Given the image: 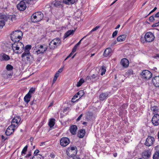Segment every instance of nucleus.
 Returning a JSON list of instances; mask_svg holds the SVG:
<instances>
[{"mask_svg":"<svg viewBox=\"0 0 159 159\" xmlns=\"http://www.w3.org/2000/svg\"><path fill=\"white\" fill-rule=\"evenodd\" d=\"M155 139L153 137L148 136L146 139L145 144L146 146H150L152 145Z\"/></svg>","mask_w":159,"mask_h":159,"instance_id":"9","label":"nucleus"},{"mask_svg":"<svg viewBox=\"0 0 159 159\" xmlns=\"http://www.w3.org/2000/svg\"><path fill=\"white\" fill-rule=\"evenodd\" d=\"M17 42H14L12 45V49L14 51L15 50H19V47H17Z\"/></svg>","mask_w":159,"mask_h":159,"instance_id":"32","label":"nucleus"},{"mask_svg":"<svg viewBox=\"0 0 159 159\" xmlns=\"http://www.w3.org/2000/svg\"><path fill=\"white\" fill-rule=\"evenodd\" d=\"M31 97L30 93H28L24 98V101L28 103L30 101V99Z\"/></svg>","mask_w":159,"mask_h":159,"instance_id":"24","label":"nucleus"},{"mask_svg":"<svg viewBox=\"0 0 159 159\" xmlns=\"http://www.w3.org/2000/svg\"><path fill=\"white\" fill-rule=\"evenodd\" d=\"M120 63L123 67H128L129 65L128 60L125 58L122 59Z\"/></svg>","mask_w":159,"mask_h":159,"instance_id":"17","label":"nucleus"},{"mask_svg":"<svg viewBox=\"0 0 159 159\" xmlns=\"http://www.w3.org/2000/svg\"><path fill=\"white\" fill-rule=\"evenodd\" d=\"M133 71L132 70L130 69L129 70H128L126 73V75H127L128 76L131 75L133 74Z\"/></svg>","mask_w":159,"mask_h":159,"instance_id":"44","label":"nucleus"},{"mask_svg":"<svg viewBox=\"0 0 159 159\" xmlns=\"http://www.w3.org/2000/svg\"><path fill=\"white\" fill-rule=\"evenodd\" d=\"M154 17L156 18L159 17V12L157 13L155 15Z\"/></svg>","mask_w":159,"mask_h":159,"instance_id":"59","label":"nucleus"},{"mask_svg":"<svg viewBox=\"0 0 159 159\" xmlns=\"http://www.w3.org/2000/svg\"><path fill=\"white\" fill-rule=\"evenodd\" d=\"M117 43V42L116 40L114 41L113 43H111V46L112 47L114 46L115 44H116Z\"/></svg>","mask_w":159,"mask_h":159,"instance_id":"53","label":"nucleus"},{"mask_svg":"<svg viewBox=\"0 0 159 159\" xmlns=\"http://www.w3.org/2000/svg\"><path fill=\"white\" fill-rule=\"evenodd\" d=\"M77 47L78 46L76 45L74 46L72 49V52L74 53L76 51Z\"/></svg>","mask_w":159,"mask_h":159,"instance_id":"48","label":"nucleus"},{"mask_svg":"<svg viewBox=\"0 0 159 159\" xmlns=\"http://www.w3.org/2000/svg\"><path fill=\"white\" fill-rule=\"evenodd\" d=\"M67 155L69 157H73L76 154H74L73 151L70 150H67Z\"/></svg>","mask_w":159,"mask_h":159,"instance_id":"28","label":"nucleus"},{"mask_svg":"<svg viewBox=\"0 0 159 159\" xmlns=\"http://www.w3.org/2000/svg\"><path fill=\"white\" fill-rule=\"evenodd\" d=\"M75 31V30H68L65 33L64 36V38H66L70 35H73Z\"/></svg>","mask_w":159,"mask_h":159,"instance_id":"25","label":"nucleus"},{"mask_svg":"<svg viewBox=\"0 0 159 159\" xmlns=\"http://www.w3.org/2000/svg\"><path fill=\"white\" fill-rule=\"evenodd\" d=\"M70 143L69 139L67 137H63L61 138L60 140L61 145L63 147H66Z\"/></svg>","mask_w":159,"mask_h":159,"instance_id":"10","label":"nucleus"},{"mask_svg":"<svg viewBox=\"0 0 159 159\" xmlns=\"http://www.w3.org/2000/svg\"><path fill=\"white\" fill-rule=\"evenodd\" d=\"M73 52H72L69 54V56H68L67 57V58H69L73 54Z\"/></svg>","mask_w":159,"mask_h":159,"instance_id":"61","label":"nucleus"},{"mask_svg":"<svg viewBox=\"0 0 159 159\" xmlns=\"http://www.w3.org/2000/svg\"><path fill=\"white\" fill-rule=\"evenodd\" d=\"M83 116V114H81L79 117H78L77 118V120H76V121H79L81 118V117L82 116Z\"/></svg>","mask_w":159,"mask_h":159,"instance_id":"56","label":"nucleus"},{"mask_svg":"<svg viewBox=\"0 0 159 159\" xmlns=\"http://www.w3.org/2000/svg\"><path fill=\"white\" fill-rule=\"evenodd\" d=\"M39 152V150H36L34 152V156H36L38 154H37V153H38Z\"/></svg>","mask_w":159,"mask_h":159,"instance_id":"52","label":"nucleus"},{"mask_svg":"<svg viewBox=\"0 0 159 159\" xmlns=\"http://www.w3.org/2000/svg\"><path fill=\"white\" fill-rule=\"evenodd\" d=\"M77 129V127L76 125H73L70 126V133L73 135H75Z\"/></svg>","mask_w":159,"mask_h":159,"instance_id":"20","label":"nucleus"},{"mask_svg":"<svg viewBox=\"0 0 159 159\" xmlns=\"http://www.w3.org/2000/svg\"><path fill=\"white\" fill-rule=\"evenodd\" d=\"M152 57L154 59H159V54H156L152 56Z\"/></svg>","mask_w":159,"mask_h":159,"instance_id":"49","label":"nucleus"},{"mask_svg":"<svg viewBox=\"0 0 159 159\" xmlns=\"http://www.w3.org/2000/svg\"><path fill=\"white\" fill-rule=\"evenodd\" d=\"M55 120L54 119H51L49 122L48 125L50 127H53L55 125Z\"/></svg>","mask_w":159,"mask_h":159,"instance_id":"31","label":"nucleus"},{"mask_svg":"<svg viewBox=\"0 0 159 159\" xmlns=\"http://www.w3.org/2000/svg\"><path fill=\"white\" fill-rule=\"evenodd\" d=\"M159 151H157L153 154V159H159Z\"/></svg>","mask_w":159,"mask_h":159,"instance_id":"34","label":"nucleus"},{"mask_svg":"<svg viewBox=\"0 0 159 159\" xmlns=\"http://www.w3.org/2000/svg\"><path fill=\"white\" fill-rule=\"evenodd\" d=\"M31 156V154H30V153H29V154H27V155H26V157H30V156Z\"/></svg>","mask_w":159,"mask_h":159,"instance_id":"63","label":"nucleus"},{"mask_svg":"<svg viewBox=\"0 0 159 159\" xmlns=\"http://www.w3.org/2000/svg\"><path fill=\"white\" fill-rule=\"evenodd\" d=\"M154 20V17L153 16H151L149 19V20L151 22H153Z\"/></svg>","mask_w":159,"mask_h":159,"instance_id":"46","label":"nucleus"},{"mask_svg":"<svg viewBox=\"0 0 159 159\" xmlns=\"http://www.w3.org/2000/svg\"><path fill=\"white\" fill-rule=\"evenodd\" d=\"M31 45H26L25 48V52L30 51V50L31 49Z\"/></svg>","mask_w":159,"mask_h":159,"instance_id":"41","label":"nucleus"},{"mask_svg":"<svg viewBox=\"0 0 159 159\" xmlns=\"http://www.w3.org/2000/svg\"><path fill=\"white\" fill-rule=\"evenodd\" d=\"M35 15H36L37 19L35 21H40L43 18V15L41 12H35Z\"/></svg>","mask_w":159,"mask_h":159,"instance_id":"14","label":"nucleus"},{"mask_svg":"<svg viewBox=\"0 0 159 159\" xmlns=\"http://www.w3.org/2000/svg\"><path fill=\"white\" fill-rule=\"evenodd\" d=\"M36 49L38 50L36 51L37 55L40 53H43L47 49V48L45 45H38L36 47Z\"/></svg>","mask_w":159,"mask_h":159,"instance_id":"3","label":"nucleus"},{"mask_svg":"<svg viewBox=\"0 0 159 159\" xmlns=\"http://www.w3.org/2000/svg\"><path fill=\"white\" fill-rule=\"evenodd\" d=\"M85 133V131L84 129H82L79 131L78 134V137L80 138H83Z\"/></svg>","mask_w":159,"mask_h":159,"instance_id":"22","label":"nucleus"},{"mask_svg":"<svg viewBox=\"0 0 159 159\" xmlns=\"http://www.w3.org/2000/svg\"><path fill=\"white\" fill-rule=\"evenodd\" d=\"M22 33L19 30H15L11 34V39L14 42L19 41L22 39Z\"/></svg>","mask_w":159,"mask_h":159,"instance_id":"1","label":"nucleus"},{"mask_svg":"<svg viewBox=\"0 0 159 159\" xmlns=\"http://www.w3.org/2000/svg\"><path fill=\"white\" fill-rule=\"evenodd\" d=\"M61 41L60 39L57 38L52 40L49 43V48L52 49H54L61 44Z\"/></svg>","mask_w":159,"mask_h":159,"instance_id":"2","label":"nucleus"},{"mask_svg":"<svg viewBox=\"0 0 159 159\" xmlns=\"http://www.w3.org/2000/svg\"><path fill=\"white\" fill-rule=\"evenodd\" d=\"M13 68V66L11 65L8 64L6 66V69L7 70H11Z\"/></svg>","mask_w":159,"mask_h":159,"instance_id":"42","label":"nucleus"},{"mask_svg":"<svg viewBox=\"0 0 159 159\" xmlns=\"http://www.w3.org/2000/svg\"><path fill=\"white\" fill-rule=\"evenodd\" d=\"M108 93H102L99 95V99L100 100L103 101L106 99L108 97Z\"/></svg>","mask_w":159,"mask_h":159,"instance_id":"16","label":"nucleus"},{"mask_svg":"<svg viewBox=\"0 0 159 159\" xmlns=\"http://www.w3.org/2000/svg\"><path fill=\"white\" fill-rule=\"evenodd\" d=\"M20 120V118L19 116H16L11 121V124L15 125L16 127H17L18 123Z\"/></svg>","mask_w":159,"mask_h":159,"instance_id":"13","label":"nucleus"},{"mask_svg":"<svg viewBox=\"0 0 159 159\" xmlns=\"http://www.w3.org/2000/svg\"><path fill=\"white\" fill-rule=\"evenodd\" d=\"M84 80L83 79H81L80 81L77 83L76 86L79 87L84 82Z\"/></svg>","mask_w":159,"mask_h":159,"instance_id":"39","label":"nucleus"},{"mask_svg":"<svg viewBox=\"0 0 159 159\" xmlns=\"http://www.w3.org/2000/svg\"><path fill=\"white\" fill-rule=\"evenodd\" d=\"M152 122L154 126H157L159 125V115L158 114H155L153 116Z\"/></svg>","mask_w":159,"mask_h":159,"instance_id":"8","label":"nucleus"},{"mask_svg":"<svg viewBox=\"0 0 159 159\" xmlns=\"http://www.w3.org/2000/svg\"><path fill=\"white\" fill-rule=\"evenodd\" d=\"M32 159H43V157L40 154H38L33 157Z\"/></svg>","mask_w":159,"mask_h":159,"instance_id":"36","label":"nucleus"},{"mask_svg":"<svg viewBox=\"0 0 159 159\" xmlns=\"http://www.w3.org/2000/svg\"><path fill=\"white\" fill-rule=\"evenodd\" d=\"M63 2L66 4H74L75 2V0H63Z\"/></svg>","mask_w":159,"mask_h":159,"instance_id":"27","label":"nucleus"},{"mask_svg":"<svg viewBox=\"0 0 159 159\" xmlns=\"http://www.w3.org/2000/svg\"><path fill=\"white\" fill-rule=\"evenodd\" d=\"M62 70H63V69L62 68H60L59 70H58V71L57 72L58 73H59V74L61 72H62Z\"/></svg>","mask_w":159,"mask_h":159,"instance_id":"60","label":"nucleus"},{"mask_svg":"<svg viewBox=\"0 0 159 159\" xmlns=\"http://www.w3.org/2000/svg\"><path fill=\"white\" fill-rule=\"evenodd\" d=\"M153 84L156 87H159V76H156L152 80Z\"/></svg>","mask_w":159,"mask_h":159,"instance_id":"15","label":"nucleus"},{"mask_svg":"<svg viewBox=\"0 0 159 159\" xmlns=\"http://www.w3.org/2000/svg\"><path fill=\"white\" fill-rule=\"evenodd\" d=\"M151 154L150 150H146L142 153V157L144 159L149 158Z\"/></svg>","mask_w":159,"mask_h":159,"instance_id":"12","label":"nucleus"},{"mask_svg":"<svg viewBox=\"0 0 159 159\" xmlns=\"http://www.w3.org/2000/svg\"><path fill=\"white\" fill-rule=\"evenodd\" d=\"M37 19L36 15H35V13H34L31 16V20L33 22H37V21H35Z\"/></svg>","mask_w":159,"mask_h":159,"instance_id":"35","label":"nucleus"},{"mask_svg":"<svg viewBox=\"0 0 159 159\" xmlns=\"http://www.w3.org/2000/svg\"><path fill=\"white\" fill-rule=\"evenodd\" d=\"M141 75L142 77L145 79H149L152 76V74L148 70H145L143 71Z\"/></svg>","mask_w":159,"mask_h":159,"instance_id":"6","label":"nucleus"},{"mask_svg":"<svg viewBox=\"0 0 159 159\" xmlns=\"http://www.w3.org/2000/svg\"><path fill=\"white\" fill-rule=\"evenodd\" d=\"M84 94V93L82 90H80L71 99V101L72 102H75L76 101H74L73 99H75L76 98L78 97V96L80 95V97H82Z\"/></svg>","mask_w":159,"mask_h":159,"instance_id":"18","label":"nucleus"},{"mask_svg":"<svg viewBox=\"0 0 159 159\" xmlns=\"http://www.w3.org/2000/svg\"><path fill=\"white\" fill-rule=\"evenodd\" d=\"M158 26H159L158 25V24H157V23H156L155 24H153L152 25V27H157Z\"/></svg>","mask_w":159,"mask_h":159,"instance_id":"58","label":"nucleus"},{"mask_svg":"<svg viewBox=\"0 0 159 159\" xmlns=\"http://www.w3.org/2000/svg\"><path fill=\"white\" fill-rule=\"evenodd\" d=\"M59 75V74L58 72H57L56 74H55L54 76V77L53 81H52V84H54L55 83L56 80H57V78L58 77V76Z\"/></svg>","mask_w":159,"mask_h":159,"instance_id":"40","label":"nucleus"},{"mask_svg":"<svg viewBox=\"0 0 159 159\" xmlns=\"http://www.w3.org/2000/svg\"><path fill=\"white\" fill-rule=\"evenodd\" d=\"M157 9V7H154V8L153 9V10H152L149 13V15H150V14H151L152 12L155 11Z\"/></svg>","mask_w":159,"mask_h":159,"instance_id":"57","label":"nucleus"},{"mask_svg":"<svg viewBox=\"0 0 159 159\" xmlns=\"http://www.w3.org/2000/svg\"><path fill=\"white\" fill-rule=\"evenodd\" d=\"M111 49L110 48H106L104 52V56L105 57H107L111 55Z\"/></svg>","mask_w":159,"mask_h":159,"instance_id":"19","label":"nucleus"},{"mask_svg":"<svg viewBox=\"0 0 159 159\" xmlns=\"http://www.w3.org/2000/svg\"><path fill=\"white\" fill-rule=\"evenodd\" d=\"M27 145H26L24 147L21 152V154L22 155H23V154H25V152L27 151Z\"/></svg>","mask_w":159,"mask_h":159,"instance_id":"43","label":"nucleus"},{"mask_svg":"<svg viewBox=\"0 0 159 159\" xmlns=\"http://www.w3.org/2000/svg\"><path fill=\"white\" fill-rule=\"evenodd\" d=\"M100 28V26H98L93 28L89 32V34H90L92 32L95 31L97 30L98 29Z\"/></svg>","mask_w":159,"mask_h":159,"instance_id":"45","label":"nucleus"},{"mask_svg":"<svg viewBox=\"0 0 159 159\" xmlns=\"http://www.w3.org/2000/svg\"><path fill=\"white\" fill-rule=\"evenodd\" d=\"M17 47H19V49L20 48L22 49V50H23L24 49V47L23 44L20 42L19 41H17ZM22 52V51H21Z\"/></svg>","mask_w":159,"mask_h":159,"instance_id":"30","label":"nucleus"},{"mask_svg":"<svg viewBox=\"0 0 159 159\" xmlns=\"http://www.w3.org/2000/svg\"><path fill=\"white\" fill-rule=\"evenodd\" d=\"M31 55L30 51L27 52H24L21 55L22 60L25 62H27L30 61V57Z\"/></svg>","mask_w":159,"mask_h":159,"instance_id":"4","label":"nucleus"},{"mask_svg":"<svg viewBox=\"0 0 159 159\" xmlns=\"http://www.w3.org/2000/svg\"><path fill=\"white\" fill-rule=\"evenodd\" d=\"M15 127L14 124H11L9 126L5 132L6 135L7 136H9L12 134L15 130Z\"/></svg>","mask_w":159,"mask_h":159,"instance_id":"7","label":"nucleus"},{"mask_svg":"<svg viewBox=\"0 0 159 159\" xmlns=\"http://www.w3.org/2000/svg\"><path fill=\"white\" fill-rule=\"evenodd\" d=\"M35 91V89L33 88H32L30 89L29 90V91L28 93H29L31 94V93H33Z\"/></svg>","mask_w":159,"mask_h":159,"instance_id":"50","label":"nucleus"},{"mask_svg":"<svg viewBox=\"0 0 159 159\" xmlns=\"http://www.w3.org/2000/svg\"><path fill=\"white\" fill-rule=\"evenodd\" d=\"M126 37V35L123 34L118 36L117 38L118 42H121L124 41Z\"/></svg>","mask_w":159,"mask_h":159,"instance_id":"23","label":"nucleus"},{"mask_svg":"<svg viewBox=\"0 0 159 159\" xmlns=\"http://www.w3.org/2000/svg\"><path fill=\"white\" fill-rule=\"evenodd\" d=\"M151 109L152 111L153 112V114H157L158 111V109L157 106H153L151 107Z\"/></svg>","mask_w":159,"mask_h":159,"instance_id":"26","label":"nucleus"},{"mask_svg":"<svg viewBox=\"0 0 159 159\" xmlns=\"http://www.w3.org/2000/svg\"><path fill=\"white\" fill-rule=\"evenodd\" d=\"M0 19L2 20L0 21V29H2L5 25V21L7 19V17L5 15L0 16Z\"/></svg>","mask_w":159,"mask_h":159,"instance_id":"11","label":"nucleus"},{"mask_svg":"<svg viewBox=\"0 0 159 159\" xmlns=\"http://www.w3.org/2000/svg\"><path fill=\"white\" fill-rule=\"evenodd\" d=\"M36 101L34 99L32 101L30 102V104L31 105H32L34 104H36Z\"/></svg>","mask_w":159,"mask_h":159,"instance_id":"51","label":"nucleus"},{"mask_svg":"<svg viewBox=\"0 0 159 159\" xmlns=\"http://www.w3.org/2000/svg\"><path fill=\"white\" fill-rule=\"evenodd\" d=\"M10 59V58L9 56L3 54L0 55V60L1 61H8Z\"/></svg>","mask_w":159,"mask_h":159,"instance_id":"21","label":"nucleus"},{"mask_svg":"<svg viewBox=\"0 0 159 159\" xmlns=\"http://www.w3.org/2000/svg\"><path fill=\"white\" fill-rule=\"evenodd\" d=\"M118 0H115L114 1L111 5H112L114 3H115Z\"/></svg>","mask_w":159,"mask_h":159,"instance_id":"64","label":"nucleus"},{"mask_svg":"<svg viewBox=\"0 0 159 159\" xmlns=\"http://www.w3.org/2000/svg\"><path fill=\"white\" fill-rule=\"evenodd\" d=\"M144 38L147 42H150L154 40L155 37L152 33L151 32H148L145 34Z\"/></svg>","mask_w":159,"mask_h":159,"instance_id":"5","label":"nucleus"},{"mask_svg":"<svg viewBox=\"0 0 159 159\" xmlns=\"http://www.w3.org/2000/svg\"><path fill=\"white\" fill-rule=\"evenodd\" d=\"M68 150H70L73 151L74 154H76L77 153V148L76 147L71 146L69 148Z\"/></svg>","mask_w":159,"mask_h":159,"instance_id":"33","label":"nucleus"},{"mask_svg":"<svg viewBox=\"0 0 159 159\" xmlns=\"http://www.w3.org/2000/svg\"><path fill=\"white\" fill-rule=\"evenodd\" d=\"M91 80H94L95 79V80H99V77L97 75H93L91 76Z\"/></svg>","mask_w":159,"mask_h":159,"instance_id":"38","label":"nucleus"},{"mask_svg":"<svg viewBox=\"0 0 159 159\" xmlns=\"http://www.w3.org/2000/svg\"><path fill=\"white\" fill-rule=\"evenodd\" d=\"M118 33V31L117 30H115L112 34V37L113 38H114L115 36H116L117 34Z\"/></svg>","mask_w":159,"mask_h":159,"instance_id":"47","label":"nucleus"},{"mask_svg":"<svg viewBox=\"0 0 159 159\" xmlns=\"http://www.w3.org/2000/svg\"><path fill=\"white\" fill-rule=\"evenodd\" d=\"M85 36L84 37V38H82L76 44H75L76 45H77V46H78L80 44L81 42L82 41V40L85 37Z\"/></svg>","mask_w":159,"mask_h":159,"instance_id":"55","label":"nucleus"},{"mask_svg":"<svg viewBox=\"0 0 159 159\" xmlns=\"http://www.w3.org/2000/svg\"><path fill=\"white\" fill-rule=\"evenodd\" d=\"M91 80V76H87L85 79L86 81L90 80Z\"/></svg>","mask_w":159,"mask_h":159,"instance_id":"54","label":"nucleus"},{"mask_svg":"<svg viewBox=\"0 0 159 159\" xmlns=\"http://www.w3.org/2000/svg\"><path fill=\"white\" fill-rule=\"evenodd\" d=\"M62 2L60 1H55L53 3V5L56 7H60L62 6Z\"/></svg>","mask_w":159,"mask_h":159,"instance_id":"29","label":"nucleus"},{"mask_svg":"<svg viewBox=\"0 0 159 159\" xmlns=\"http://www.w3.org/2000/svg\"><path fill=\"white\" fill-rule=\"evenodd\" d=\"M120 25H118L116 27V28H115V29H117L118 28H119L120 27Z\"/></svg>","mask_w":159,"mask_h":159,"instance_id":"62","label":"nucleus"},{"mask_svg":"<svg viewBox=\"0 0 159 159\" xmlns=\"http://www.w3.org/2000/svg\"><path fill=\"white\" fill-rule=\"evenodd\" d=\"M101 70L102 71L101 74V75H103L105 74V72L106 71V67H105V66H102L101 67Z\"/></svg>","mask_w":159,"mask_h":159,"instance_id":"37","label":"nucleus"}]
</instances>
